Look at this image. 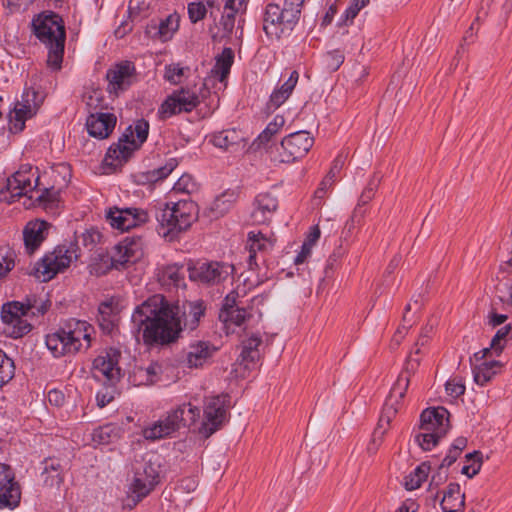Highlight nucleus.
<instances>
[{
    "label": "nucleus",
    "instance_id": "f257e3e1",
    "mask_svg": "<svg viewBox=\"0 0 512 512\" xmlns=\"http://www.w3.org/2000/svg\"><path fill=\"white\" fill-rule=\"evenodd\" d=\"M240 304L236 290L230 291L219 307L207 306L202 299L172 304L163 294H154L136 307L135 314L144 316L143 320H200L206 315L212 316L214 311L218 314L217 320H248L250 315Z\"/></svg>",
    "mask_w": 512,
    "mask_h": 512
},
{
    "label": "nucleus",
    "instance_id": "f03ea898",
    "mask_svg": "<svg viewBox=\"0 0 512 512\" xmlns=\"http://www.w3.org/2000/svg\"><path fill=\"white\" fill-rule=\"evenodd\" d=\"M32 35L43 44L48 53L46 64L53 71L62 69L66 44V26L63 17L52 10L35 14L30 22Z\"/></svg>",
    "mask_w": 512,
    "mask_h": 512
},
{
    "label": "nucleus",
    "instance_id": "7ed1b4c3",
    "mask_svg": "<svg viewBox=\"0 0 512 512\" xmlns=\"http://www.w3.org/2000/svg\"><path fill=\"white\" fill-rule=\"evenodd\" d=\"M199 217V206L191 199H181L177 202L164 203L156 210L157 233L174 241L179 235L187 231Z\"/></svg>",
    "mask_w": 512,
    "mask_h": 512
},
{
    "label": "nucleus",
    "instance_id": "20e7f679",
    "mask_svg": "<svg viewBox=\"0 0 512 512\" xmlns=\"http://www.w3.org/2000/svg\"><path fill=\"white\" fill-rule=\"evenodd\" d=\"M149 129V121L145 118L137 119L133 124L127 126L118 141L107 149L103 165L112 172L121 168L147 141Z\"/></svg>",
    "mask_w": 512,
    "mask_h": 512
},
{
    "label": "nucleus",
    "instance_id": "39448f33",
    "mask_svg": "<svg viewBox=\"0 0 512 512\" xmlns=\"http://www.w3.org/2000/svg\"><path fill=\"white\" fill-rule=\"evenodd\" d=\"M131 472L129 492L136 503L147 497L159 483V457L153 453L145 454L132 463Z\"/></svg>",
    "mask_w": 512,
    "mask_h": 512
},
{
    "label": "nucleus",
    "instance_id": "423d86ee",
    "mask_svg": "<svg viewBox=\"0 0 512 512\" xmlns=\"http://www.w3.org/2000/svg\"><path fill=\"white\" fill-rule=\"evenodd\" d=\"M91 327L87 322H75V327L69 325L67 328L60 329L46 336V346L52 355L56 358L66 354H74L81 350L84 341L85 348L91 344Z\"/></svg>",
    "mask_w": 512,
    "mask_h": 512
},
{
    "label": "nucleus",
    "instance_id": "0eeeda50",
    "mask_svg": "<svg viewBox=\"0 0 512 512\" xmlns=\"http://www.w3.org/2000/svg\"><path fill=\"white\" fill-rule=\"evenodd\" d=\"M302 13L280 10L277 3H268L262 15V29L270 40H281L291 35L300 21Z\"/></svg>",
    "mask_w": 512,
    "mask_h": 512
},
{
    "label": "nucleus",
    "instance_id": "6e6552de",
    "mask_svg": "<svg viewBox=\"0 0 512 512\" xmlns=\"http://www.w3.org/2000/svg\"><path fill=\"white\" fill-rule=\"evenodd\" d=\"M314 145V138L308 131L290 133L278 145L268 150L270 160L274 163H294L307 155Z\"/></svg>",
    "mask_w": 512,
    "mask_h": 512
},
{
    "label": "nucleus",
    "instance_id": "1a4fd4ad",
    "mask_svg": "<svg viewBox=\"0 0 512 512\" xmlns=\"http://www.w3.org/2000/svg\"><path fill=\"white\" fill-rule=\"evenodd\" d=\"M235 270L234 265L221 261L189 260V279L203 286H213L224 282Z\"/></svg>",
    "mask_w": 512,
    "mask_h": 512
},
{
    "label": "nucleus",
    "instance_id": "9d476101",
    "mask_svg": "<svg viewBox=\"0 0 512 512\" xmlns=\"http://www.w3.org/2000/svg\"><path fill=\"white\" fill-rule=\"evenodd\" d=\"M50 299L43 300L36 294H28L22 301L12 300L2 304L1 320H23V317H43L51 308Z\"/></svg>",
    "mask_w": 512,
    "mask_h": 512
},
{
    "label": "nucleus",
    "instance_id": "9b49d317",
    "mask_svg": "<svg viewBox=\"0 0 512 512\" xmlns=\"http://www.w3.org/2000/svg\"><path fill=\"white\" fill-rule=\"evenodd\" d=\"M228 409V395L206 397L203 405V420L198 426L199 434L208 438L221 429L227 421Z\"/></svg>",
    "mask_w": 512,
    "mask_h": 512
},
{
    "label": "nucleus",
    "instance_id": "f8f14e48",
    "mask_svg": "<svg viewBox=\"0 0 512 512\" xmlns=\"http://www.w3.org/2000/svg\"><path fill=\"white\" fill-rule=\"evenodd\" d=\"M70 265L71 259H69V256L63 255L61 247L56 246L53 251L45 253L30 270L19 268V272L41 279L42 282H48L59 273L65 272Z\"/></svg>",
    "mask_w": 512,
    "mask_h": 512
},
{
    "label": "nucleus",
    "instance_id": "ddd939ff",
    "mask_svg": "<svg viewBox=\"0 0 512 512\" xmlns=\"http://www.w3.org/2000/svg\"><path fill=\"white\" fill-rule=\"evenodd\" d=\"M137 71L134 62L122 60L113 64L107 71L105 79L108 82L107 92L110 95L118 96L119 93L127 91L136 81Z\"/></svg>",
    "mask_w": 512,
    "mask_h": 512
},
{
    "label": "nucleus",
    "instance_id": "4468645a",
    "mask_svg": "<svg viewBox=\"0 0 512 512\" xmlns=\"http://www.w3.org/2000/svg\"><path fill=\"white\" fill-rule=\"evenodd\" d=\"M199 104L200 99L196 93L181 88L167 96L162 102L158 109V117L160 120H166L182 112L189 113Z\"/></svg>",
    "mask_w": 512,
    "mask_h": 512
},
{
    "label": "nucleus",
    "instance_id": "2eb2a0df",
    "mask_svg": "<svg viewBox=\"0 0 512 512\" xmlns=\"http://www.w3.org/2000/svg\"><path fill=\"white\" fill-rule=\"evenodd\" d=\"M35 166L29 163L21 164L19 169L8 179L5 187L0 190V201L12 204L26 196L25 190L31 186L30 175L34 176Z\"/></svg>",
    "mask_w": 512,
    "mask_h": 512
},
{
    "label": "nucleus",
    "instance_id": "dca6fc26",
    "mask_svg": "<svg viewBox=\"0 0 512 512\" xmlns=\"http://www.w3.org/2000/svg\"><path fill=\"white\" fill-rule=\"evenodd\" d=\"M143 340L147 345H164L174 342L182 332L181 322H141Z\"/></svg>",
    "mask_w": 512,
    "mask_h": 512
},
{
    "label": "nucleus",
    "instance_id": "f3484780",
    "mask_svg": "<svg viewBox=\"0 0 512 512\" xmlns=\"http://www.w3.org/2000/svg\"><path fill=\"white\" fill-rule=\"evenodd\" d=\"M20 499V486L15 481L12 468L5 463H0V507L13 509L19 505Z\"/></svg>",
    "mask_w": 512,
    "mask_h": 512
},
{
    "label": "nucleus",
    "instance_id": "a211bd4d",
    "mask_svg": "<svg viewBox=\"0 0 512 512\" xmlns=\"http://www.w3.org/2000/svg\"><path fill=\"white\" fill-rule=\"evenodd\" d=\"M119 356V352L111 350L96 357L93 361V378L98 381H107L111 385L118 381L120 378Z\"/></svg>",
    "mask_w": 512,
    "mask_h": 512
},
{
    "label": "nucleus",
    "instance_id": "6ab92c4d",
    "mask_svg": "<svg viewBox=\"0 0 512 512\" xmlns=\"http://www.w3.org/2000/svg\"><path fill=\"white\" fill-rule=\"evenodd\" d=\"M52 224L44 219L28 221L23 228L24 249L27 255L32 256L47 239Z\"/></svg>",
    "mask_w": 512,
    "mask_h": 512
},
{
    "label": "nucleus",
    "instance_id": "aec40b11",
    "mask_svg": "<svg viewBox=\"0 0 512 512\" xmlns=\"http://www.w3.org/2000/svg\"><path fill=\"white\" fill-rule=\"evenodd\" d=\"M117 117L110 112H90L86 119L88 134L96 139H107L114 131Z\"/></svg>",
    "mask_w": 512,
    "mask_h": 512
},
{
    "label": "nucleus",
    "instance_id": "412c9836",
    "mask_svg": "<svg viewBox=\"0 0 512 512\" xmlns=\"http://www.w3.org/2000/svg\"><path fill=\"white\" fill-rule=\"evenodd\" d=\"M241 194V187L229 188L218 195L212 205L203 211V216L209 218L210 221L217 220L235 206Z\"/></svg>",
    "mask_w": 512,
    "mask_h": 512
},
{
    "label": "nucleus",
    "instance_id": "4be33fe9",
    "mask_svg": "<svg viewBox=\"0 0 512 512\" xmlns=\"http://www.w3.org/2000/svg\"><path fill=\"white\" fill-rule=\"evenodd\" d=\"M113 250L122 269H126L128 264H134L142 257V237L126 236L113 247Z\"/></svg>",
    "mask_w": 512,
    "mask_h": 512
},
{
    "label": "nucleus",
    "instance_id": "5701e85b",
    "mask_svg": "<svg viewBox=\"0 0 512 512\" xmlns=\"http://www.w3.org/2000/svg\"><path fill=\"white\" fill-rule=\"evenodd\" d=\"M449 412L444 407L428 408L420 416V430L445 435L449 428Z\"/></svg>",
    "mask_w": 512,
    "mask_h": 512
},
{
    "label": "nucleus",
    "instance_id": "b1692460",
    "mask_svg": "<svg viewBox=\"0 0 512 512\" xmlns=\"http://www.w3.org/2000/svg\"><path fill=\"white\" fill-rule=\"evenodd\" d=\"M184 264L172 263L157 270V281L163 290L171 292L173 289L186 288Z\"/></svg>",
    "mask_w": 512,
    "mask_h": 512
},
{
    "label": "nucleus",
    "instance_id": "393cba45",
    "mask_svg": "<svg viewBox=\"0 0 512 512\" xmlns=\"http://www.w3.org/2000/svg\"><path fill=\"white\" fill-rule=\"evenodd\" d=\"M262 338L257 332H246L244 339L241 341V352L237 359V363L245 369L253 367L260 359L259 347Z\"/></svg>",
    "mask_w": 512,
    "mask_h": 512
},
{
    "label": "nucleus",
    "instance_id": "a878e982",
    "mask_svg": "<svg viewBox=\"0 0 512 512\" xmlns=\"http://www.w3.org/2000/svg\"><path fill=\"white\" fill-rule=\"evenodd\" d=\"M409 386L408 377H398L396 383L393 385L390 395L384 404L381 416L382 421H385L386 426H389L394 416L397 414L399 401L403 399Z\"/></svg>",
    "mask_w": 512,
    "mask_h": 512
},
{
    "label": "nucleus",
    "instance_id": "bb28decb",
    "mask_svg": "<svg viewBox=\"0 0 512 512\" xmlns=\"http://www.w3.org/2000/svg\"><path fill=\"white\" fill-rule=\"evenodd\" d=\"M114 269H122L118 258L111 257L109 251L102 248L91 257L88 265L89 274L96 277L105 276Z\"/></svg>",
    "mask_w": 512,
    "mask_h": 512
},
{
    "label": "nucleus",
    "instance_id": "cd10ccee",
    "mask_svg": "<svg viewBox=\"0 0 512 512\" xmlns=\"http://www.w3.org/2000/svg\"><path fill=\"white\" fill-rule=\"evenodd\" d=\"M285 119L282 115H276L274 119L268 123L266 128L258 135V137L252 142L249 149L256 152L260 149H264L268 154V150L272 145H278L273 142V137L280 131L284 126Z\"/></svg>",
    "mask_w": 512,
    "mask_h": 512
},
{
    "label": "nucleus",
    "instance_id": "c85d7f7f",
    "mask_svg": "<svg viewBox=\"0 0 512 512\" xmlns=\"http://www.w3.org/2000/svg\"><path fill=\"white\" fill-rule=\"evenodd\" d=\"M470 363L472 366L474 381L480 386H484L488 383L503 366L500 361L494 359L488 360V358H485L483 360L476 361L474 356L470 358Z\"/></svg>",
    "mask_w": 512,
    "mask_h": 512
},
{
    "label": "nucleus",
    "instance_id": "c756f323",
    "mask_svg": "<svg viewBox=\"0 0 512 512\" xmlns=\"http://www.w3.org/2000/svg\"><path fill=\"white\" fill-rule=\"evenodd\" d=\"M510 333V324L500 328L493 336L489 347L483 348L482 350L474 353L475 360L480 361L485 358H493L500 356L508 342Z\"/></svg>",
    "mask_w": 512,
    "mask_h": 512
},
{
    "label": "nucleus",
    "instance_id": "7c9ffc66",
    "mask_svg": "<svg viewBox=\"0 0 512 512\" xmlns=\"http://www.w3.org/2000/svg\"><path fill=\"white\" fill-rule=\"evenodd\" d=\"M217 348L206 341H196L189 345L187 364L191 368L203 366L216 352Z\"/></svg>",
    "mask_w": 512,
    "mask_h": 512
},
{
    "label": "nucleus",
    "instance_id": "2f4dec72",
    "mask_svg": "<svg viewBox=\"0 0 512 512\" xmlns=\"http://www.w3.org/2000/svg\"><path fill=\"white\" fill-rule=\"evenodd\" d=\"M36 114L37 112L29 105H23L20 101H16L14 107L8 112L9 131L12 134L21 133L26 127L25 122Z\"/></svg>",
    "mask_w": 512,
    "mask_h": 512
},
{
    "label": "nucleus",
    "instance_id": "473e14b6",
    "mask_svg": "<svg viewBox=\"0 0 512 512\" xmlns=\"http://www.w3.org/2000/svg\"><path fill=\"white\" fill-rule=\"evenodd\" d=\"M62 187L56 188L54 185L43 186L38 197L34 200L30 196L29 200L31 206L40 207L45 211H51L59 208L61 199Z\"/></svg>",
    "mask_w": 512,
    "mask_h": 512
},
{
    "label": "nucleus",
    "instance_id": "72a5a7b5",
    "mask_svg": "<svg viewBox=\"0 0 512 512\" xmlns=\"http://www.w3.org/2000/svg\"><path fill=\"white\" fill-rule=\"evenodd\" d=\"M178 430L181 427H191L200 419V409L191 403H183L169 411Z\"/></svg>",
    "mask_w": 512,
    "mask_h": 512
},
{
    "label": "nucleus",
    "instance_id": "f704fd0d",
    "mask_svg": "<svg viewBox=\"0 0 512 512\" xmlns=\"http://www.w3.org/2000/svg\"><path fill=\"white\" fill-rule=\"evenodd\" d=\"M254 211L252 217L255 221L263 223L267 220V214H272L278 207V200L269 192L259 193L253 202Z\"/></svg>",
    "mask_w": 512,
    "mask_h": 512
},
{
    "label": "nucleus",
    "instance_id": "c9c22d12",
    "mask_svg": "<svg viewBox=\"0 0 512 512\" xmlns=\"http://www.w3.org/2000/svg\"><path fill=\"white\" fill-rule=\"evenodd\" d=\"M464 493L458 483H450L443 491L440 505L443 512H458L464 507Z\"/></svg>",
    "mask_w": 512,
    "mask_h": 512
},
{
    "label": "nucleus",
    "instance_id": "e433bc0d",
    "mask_svg": "<svg viewBox=\"0 0 512 512\" xmlns=\"http://www.w3.org/2000/svg\"><path fill=\"white\" fill-rule=\"evenodd\" d=\"M177 430L178 428L168 412L165 418L158 420L149 427H146L143 430V436L147 440L155 441L168 437Z\"/></svg>",
    "mask_w": 512,
    "mask_h": 512
},
{
    "label": "nucleus",
    "instance_id": "4c0bfd02",
    "mask_svg": "<svg viewBox=\"0 0 512 512\" xmlns=\"http://www.w3.org/2000/svg\"><path fill=\"white\" fill-rule=\"evenodd\" d=\"M235 54L232 48L224 47L221 54L215 58V65L211 73L219 82H226L234 63Z\"/></svg>",
    "mask_w": 512,
    "mask_h": 512
},
{
    "label": "nucleus",
    "instance_id": "58836bf2",
    "mask_svg": "<svg viewBox=\"0 0 512 512\" xmlns=\"http://www.w3.org/2000/svg\"><path fill=\"white\" fill-rule=\"evenodd\" d=\"M43 471L41 473L43 482L49 487H59L63 482V466L60 460L56 458H47L42 462Z\"/></svg>",
    "mask_w": 512,
    "mask_h": 512
},
{
    "label": "nucleus",
    "instance_id": "ea45409f",
    "mask_svg": "<svg viewBox=\"0 0 512 512\" xmlns=\"http://www.w3.org/2000/svg\"><path fill=\"white\" fill-rule=\"evenodd\" d=\"M343 165L344 161L340 156H337L333 160L330 170L314 192V200H319V202L316 203L317 205H320L321 201L325 198L328 189L333 185L335 181L336 174L342 169Z\"/></svg>",
    "mask_w": 512,
    "mask_h": 512
},
{
    "label": "nucleus",
    "instance_id": "a19ab883",
    "mask_svg": "<svg viewBox=\"0 0 512 512\" xmlns=\"http://www.w3.org/2000/svg\"><path fill=\"white\" fill-rule=\"evenodd\" d=\"M122 429L117 424L109 423L98 427L92 433V440L96 445H107L121 437Z\"/></svg>",
    "mask_w": 512,
    "mask_h": 512
},
{
    "label": "nucleus",
    "instance_id": "79ce46f5",
    "mask_svg": "<svg viewBox=\"0 0 512 512\" xmlns=\"http://www.w3.org/2000/svg\"><path fill=\"white\" fill-rule=\"evenodd\" d=\"M157 28L154 34L157 40L162 42L170 40L179 28V16L176 13L168 15L165 19L158 21Z\"/></svg>",
    "mask_w": 512,
    "mask_h": 512
},
{
    "label": "nucleus",
    "instance_id": "37998d69",
    "mask_svg": "<svg viewBox=\"0 0 512 512\" xmlns=\"http://www.w3.org/2000/svg\"><path fill=\"white\" fill-rule=\"evenodd\" d=\"M105 219L113 229L120 231L130 230L129 217L124 213V208L117 206L109 207L105 210Z\"/></svg>",
    "mask_w": 512,
    "mask_h": 512
},
{
    "label": "nucleus",
    "instance_id": "c03bdc74",
    "mask_svg": "<svg viewBox=\"0 0 512 512\" xmlns=\"http://www.w3.org/2000/svg\"><path fill=\"white\" fill-rule=\"evenodd\" d=\"M275 241V239L267 238L266 235L260 231H250L247 235V247L249 252H268L273 249Z\"/></svg>",
    "mask_w": 512,
    "mask_h": 512
},
{
    "label": "nucleus",
    "instance_id": "a18cd8bd",
    "mask_svg": "<svg viewBox=\"0 0 512 512\" xmlns=\"http://www.w3.org/2000/svg\"><path fill=\"white\" fill-rule=\"evenodd\" d=\"M427 462L421 463L409 475L405 477L404 485L407 490H415L427 479L430 472Z\"/></svg>",
    "mask_w": 512,
    "mask_h": 512
},
{
    "label": "nucleus",
    "instance_id": "49530a36",
    "mask_svg": "<svg viewBox=\"0 0 512 512\" xmlns=\"http://www.w3.org/2000/svg\"><path fill=\"white\" fill-rule=\"evenodd\" d=\"M30 322H0V333L6 337L18 339L32 330Z\"/></svg>",
    "mask_w": 512,
    "mask_h": 512
},
{
    "label": "nucleus",
    "instance_id": "de8ad7c7",
    "mask_svg": "<svg viewBox=\"0 0 512 512\" xmlns=\"http://www.w3.org/2000/svg\"><path fill=\"white\" fill-rule=\"evenodd\" d=\"M21 98V104L29 105L31 109H34L38 113L44 103L46 94L40 92L33 86H25Z\"/></svg>",
    "mask_w": 512,
    "mask_h": 512
},
{
    "label": "nucleus",
    "instance_id": "09e8293b",
    "mask_svg": "<svg viewBox=\"0 0 512 512\" xmlns=\"http://www.w3.org/2000/svg\"><path fill=\"white\" fill-rule=\"evenodd\" d=\"M240 140L235 129H227L214 134L211 142L215 147L227 150L229 147L237 145Z\"/></svg>",
    "mask_w": 512,
    "mask_h": 512
},
{
    "label": "nucleus",
    "instance_id": "8fccbe9b",
    "mask_svg": "<svg viewBox=\"0 0 512 512\" xmlns=\"http://www.w3.org/2000/svg\"><path fill=\"white\" fill-rule=\"evenodd\" d=\"M82 246L88 251H93L94 248L103 243V234L98 230L97 227L91 226L87 228L79 235Z\"/></svg>",
    "mask_w": 512,
    "mask_h": 512
},
{
    "label": "nucleus",
    "instance_id": "3c124183",
    "mask_svg": "<svg viewBox=\"0 0 512 512\" xmlns=\"http://www.w3.org/2000/svg\"><path fill=\"white\" fill-rule=\"evenodd\" d=\"M15 375L14 361L0 349V388L13 379Z\"/></svg>",
    "mask_w": 512,
    "mask_h": 512
},
{
    "label": "nucleus",
    "instance_id": "603ef678",
    "mask_svg": "<svg viewBox=\"0 0 512 512\" xmlns=\"http://www.w3.org/2000/svg\"><path fill=\"white\" fill-rule=\"evenodd\" d=\"M289 97L290 94H288L287 91H283L282 87L274 89L268 101L266 102L264 112L267 115L272 114L276 109H278L282 104H284Z\"/></svg>",
    "mask_w": 512,
    "mask_h": 512
},
{
    "label": "nucleus",
    "instance_id": "864d4df0",
    "mask_svg": "<svg viewBox=\"0 0 512 512\" xmlns=\"http://www.w3.org/2000/svg\"><path fill=\"white\" fill-rule=\"evenodd\" d=\"M188 18L192 24L204 20L208 14L204 0L189 2L187 5Z\"/></svg>",
    "mask_w": 512,
    "mask_h": 512
},
{
    "label": "nucleus",
    "instance_id": "5fc2aeb1",
    "mask_svg": "<svg viewBox=\"0 0 512 512\" xmlns=\"http://www.w3.org/2000/svg\"><path fill=\"white\" fill-rule=\"evenodd\" d=\"M380 181L381 176H379L377 173H374L358 198L357 203H359L360 206H367L369 202L374 198Z\"/></svg>",
    "mask_w": 512,
    "mask_h": 512
},
{
    "label": "nucleus",
    "instance_id": "6e6d98bb",
    "mask_svg": "<svg viewBox=\"0 0 512 512\" xmlns=\"http://www.w3.org/2000/svg\"><path fill=\"white\" fill-rule=\"evenodd\" d=\"M466 460L469 462V464L464 465L461 472L467 477L472 478L480 471L482 464V454L478 451L468 453L466 455Z\"/></svg>",
    "mask_w": 512,
    "mask_h": 512
},
{
    "label": "nucleus",
    "instance_id": "4d7b16f0",
    "mask_svg": "<svg viewBox=\"0 0 512 512\" xmlns=\"http://www.w3.org/2000/svg\"><path fill=\"white\" fill-rule=\"evenodd\" d=\"M124 213L130 218V228L141 226L149 221L148 211L142 208L125 207Z\"/></svg>",
    "mask_w": 512,
    "mask_h": 512
},
{
    "label": "nucleus",
    "instance_id": "13d9d810",
    "mask_svg": "<svg viewBox=\"0 0 512 512\" xmlns=\"http://www.w3.org/2000/svg\"><path fill=\"white\" fill-rule=\"evenodd\" d=\"M346 254V249L340 243L333 252L329 255L327 259V263L324 268V274L326 278H331L334 274L336 267L338 266L339 261Z\"/></svg>",
    "mask_w": 512,
    "mask_h": 512
},
{
    "label": "nucleus",
    "instance_id": "bf43d9fd",
    "mask_svg": "<svg viewBox=\"0 0 512 512\" xmlns=\"http://www.w3.org/2000/svg\"><path fill=\"white\" fill-rule=\"evenodd\" d=\"M345 60L344 51L340 48L330 50L324 55V63L330 72L337 71Z\"/></svg>",
    "mask_w": 512,
    "mask_h": 512
},
{
    "label": "nucleus",
    "instance_id": "052dcab7",
    "mask_svg": "<svg viewBox=\"0 0 512 512\" xmlns=\"http://www.w3.org/2000/svg\"><path fill=\"white\" fill-rule=\"evenodd\" d=\"M448 479V471L443 468H438L437 471L432 475L429 484V493L434 501L440 498V492L438 488L444 484Z\"/></svg>",
    "mask_w": 512,
    "mask_h": 512
},
{
    "label": "nucleus",
    "instance_id": "680f3d73",
    "mask_svg": "<svg viewBox=\"0 0 512 512\" xmlns=\"http://www.w3.org/2000/svg\"><path fill=\"white\" fill-rule=\"evenodd\" d=\"M444 435H438L436 432L422 431L415 436V441L423 450H431L435 447L440 438Z\"/></svg>",
    "mask_w": 512,
    "mask_h": 512
},
{
    "label": "nucleus",
    "instance_id": "e2e57ef3",
    "mask_svg": "<svg viewBox=\"0 0 512 512\" xmlns=\"http://www.w3.org/2000/svg\"><path fill=\"white\" fill-rule=\"evenodd\" d=\"M189 67H181L180 64H169L165 66V74L164 78L169 81L171 84H179L181 82V78L185 75L186 72H189Z\"/></svg>",
    "mask_w": 512,
    "mask_h": 512
},
{
    "label": "nucleus",
    "instance_id": "0e129e2a",
    "mask_svg": "<svg viewBox=\"0 0 512 512\" xmlns=\"http://www.w3.org/2000/svg\"><path fill=\"white\" fill-rule=\"evenodd\" d=\"M178 164L179 162L176 158H170L166 161V163L163 166L150 170V176L154 178L155 183L163 181L172 173V171L178 166Z\"/></svg>",
    "mask_w": 512,
    "mask_h": 512
},
{
    "label": "nucleus",
    "instance_id": "69168bd1",
    "mask_svg": "<svg viewBox=\"0 0 512 512\" xmlns=\"http://www.w3.org/2000/svg\"><path fill=\"white\" fill-rule=\"evenodd\" d=\"M79 242H81V239L79 238L77 231H75L74 238L72 241H70L68 246L62 245V244L59 245L61 247V251L63 252V255H68L69 259H71V263L73 261L79 260L82 255V251H81Z\"/></svg>",
    "mask_w": 512,
    "mask_h": 512
},
{
    "label": "nucleus",
    "instance_id": "338daca9",
    "mask_svg": "<svg viewBox=\"0 0 512 512\" xmlns=\"http://www.w3.org/2000/svg\"><path fill=\"white\" fill-rule=\"evenodd\" d=\"M121 311V307L118 302H114L113 299L106 300L100 303L98 312L102 317V320H108V317L117 316Z\"/></svg>",
    "mask_w": 512,
    "mask_h": 512
},
{
    "label": "nucleus",
    "instance_id": "774afa93",
    "mask_svg": "<svg viewBox=\"0 0 512 512\" xmlns=\"http://www.w3.org/2000/svg\"><path fill=\"white\" fill-rule=\"evenodd\" d=\"M16 258V251L12 247L9 245L0 246V261L6 269L9 268V272L14 269Z\"/></svg>",
    "mask_w": 512,
    "mask_h": 512
}]
</instances>
